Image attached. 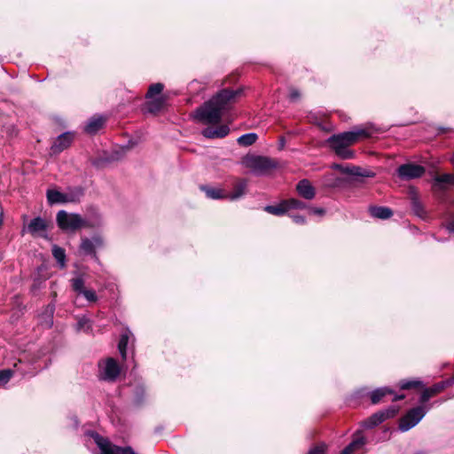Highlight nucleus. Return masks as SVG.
<instances>
[{
    "instance_id": "obj_27",
    "label": "nucleus",
    "mask_w": 454,
    "mask_h": 454,
    "mask_svg": "<svg viewBox=\"0 0 454 454\" xmlns=\"http://www.w3.org/2000/svg\"><path fill=\"white\" fill-rule=\"evenodd\" d=\"M386 419L381 413V411H377L373 413L371 417H369L367 419L363 421L362 426L367 429L373 428L377 427L378 425L384 422Z\"/></svg>"
},
{
    "instance_id": "obj_4",
    "label": "nucleus",
    "mask_w": 454,
    "mask_h": 454,
    "mask_svg": "<svg viewBox=\"0 0 454 454\" xmlns=\"http://www.w3.org/2000/svg\"><path fill=\"white\" fill-rule=\"evenodd\" d=\"M87 434L93 439L94 442L99 448L101 454H136L131 447H119L114 445L97 432H88Z\"/></svg>"
},
{
    "instance_id": "obj_49",
    "label": "nucleus",
    "mask_w": 454,
    "mask_h": 454,
    "mask_svg": "<svg viewBox=\"0 0 454 454\" xmlns=\"http://www.w3.org/2000/svg\"><path fill=\"white\" fill-rule=\"evenodd\" d=\"M339 454H348L344 449Z\"/></svg>"
},
{
    "instance_id": "obj_40",
    "label": "nucleus",
    "mask_w": 454,
    "mask_h": 454,
    "mask_svg": "<svg viewBox=\"0 0 454 454\" xmlns=\"http://www.w3.org/2000/svg\"><path fill=\"white\" fill-rule=\"evenodd\" d=\"M13 372L10 369L0 371V385H6L12 377Z\"/></svg>"
},
{
    "instance_id": "obj_33",
    "label": "nucleus",
    "mask_w": 454,
    "mask_h": 454,
    "mask_svg": "<svg viewBox=\"0 0 454 454\" xmlns=\"http://www.w3.org/2000/svg\"><path fill=\"white\" fill-rule=\"evenodd\" d=\"M258 136L256 133L251 132L240 136L237 141L242 146H249L256 142Z\"/></svg>"
},
{
    "instance_id": "obj_2",
    "label": "nucleus",
    "mask_w": 454,
    "mask_h": 454,
    "mask_svg": "<svg viewBox=\"0 0 454 454\" xmlns=\"http://www.w3.org/2000/svg\"><path fill=\"white\" fill-rule=\"evenodd\" d=\"M242 164L255 176H264L278 168L276 160L267 156L247 154L242 159Z\"/></svg>"
},
{
    "instance_id": "obj_44",
    "label": "nucleus",
    "mask_w": 454,
    "mask_h": 454,
    "mask_svg": "<svg viewBox=\"0 0 454 454\" xmlns=\"http://www.w3.org/2000/svg\"><path fill=\"white\" fill-rule=\"evenodd\" d=\"M290 217L297 224H304L306 223V219L302 215H290Z\"/></svg>"
},
{
    "instance_id": "obj_3",
    "label": "nucleus",
    "mask_w": 454,
    "mask_h": 454,
    "mask_svg": "<svg viewBox=\"0 0 454 454\" xmlns=\"http://www.w3.org/2000/svg\"><path fill=\"white\" fill-rule=\"evenodd\" d=\"M374 131L372 127H355L349 131H345L337 135L332 136L328 142L329 144H340L342 145H350L360 138L371 137Z\"/></svg>"
},
{
    "instance_id": "obj_48",
    "label": "nucleus",
    "mask_w": 454,
    "mask_h": 454,
    "mask_svg": "<svg viewBox=\"0 0 454 454\" xmlns=\"http://www.w3.org/2000/svg\"><path fill=\"white\" fill-rule=\"evenodd\" d=\"M447 229L450 232H453L454 233V220L450 222L448 224H447Z\"/></svg>"
},
{
    "instance_id": "obj_5",
    "label": "nucleus",
    "mask_w": 454,
    "mask_h": 454,
    "mask_svg": "<svg viewBox=\"0 0 454 454\" xmlns=\"http://www.w3.org/2000/svg\"><path fill=\"white\" fill-rule=\"evenodd\" d=\"M57 223L63 231H76L82 227H87L89 224L79 214H69L65 210H60L57 214Z\"/></svg>"
},
{
    "instance_id": "obj_41",
    "label": "nucleus",
    "mask_w": 454,
    "mask_h": 454,
    "mask_svg": "<svg viewBox=\"0 0 454 454\" xmlns=\"http://www.w3.org/2000/svg\"><path fill=\"white\" fill-rule=\"evenodd\" d=\"M327 446L325 443H320L311 448L308 454H326Z\"/></svg>"
},
{
    "instance_id": "obj_13",
    "label": "nucleus",
    "mask_w": 454,
    "mask_h": 454,
    "mask_svg": "<svg viewBox=\"0 0 454 454\" xmlns=\"http://www.w3.org/2000/svg\"><path fill=\"white\" fill-rule=\"evenodd\" d=\"M332 168L337 169L343 174L352 177H373L375 173L372 170L362 168L356 166H343L340 164H333Z\"/></svg>"
},
{
    "instance_id": "obj_18",
    "label": "nucleus",
    "mask_w": 454,
    "mask_h": 454,
    "mask_svg": "<svg viewBox=\"0 0 454 454\" xmlns=\"http://www.w3.org/2000/svg\"><path fill=\"white\" fill-rule=\"evenodd\" d=\"M230 132L227 125H221L216 128L207 127L202 130V135L207 138H223Z\"/></svg>"
},
{
    "instance_id": "obj_38",
    "label": "nucleus",
    "mask_w": 454,
    "mask_h": 454,
    "mask_svg": "<svg viewBox=\"0 0 454 454\" xmlns=\"http://www.w3.org/2000/svg\"><path fill=\"white\" fill-rule=\"evenodd\" d=\"M287 209H302L306 207V204L297 199L286 200Z\"/></svg>"
},
{
    "instance_id": "obj_23",
    "label": "nucleus",
    "mask_w": 454,
    "mask_h": 454,
    "mask_svg": "<svg viewBox=\"0 0 454 454\" xmlns=\"http://www.w3.org/2000/svg\"><path fill=\"white\" fill-rule=\"evenodd\" d=\"M369 213L373 218L386 220L393 215V211L387 207L372 206L369 207Z\"/></svg>"
},
{
    "instance_id": "obj_24",
    "label": "nucleus",
    "mask_w": 454,
    "mask_h": 454,
    "mask_svg": "<svg viewBox=\"0 0 454 454\" xmlns=\"http://www.w3.org/2000/svg\"><path fill=\"white\" fill-rule=\"evenodd\" d=\"M201 190L205 192L206 196L212 200L228 199V193L222 188L214 186H201Z\"/></svg>"
},
{
    "instance_id": "obj_8",
    "label": "nucleus",
    "mask_w": 454,
    "mask_h": 454,
    "mask_svg": "<svg viewBox=\"0 0 454 454\" xmlns=\"http://www.w3.org/2000/svg\"><path fill=\"white\" fill-rule=\"evenodd\" d=\"M355 395L357 397H363L366 395H369L370 398H371V402L373 404L379 403L383 399V397H385L387 395H394L392 398V400L394 402L403 400L405 397L404 395L395 394V391L391 387H379L371 392H369L366 387H364V388H360V389L356 390Z\"/></svg>"
},
{
    "instance_id": "obj_39",
    "label": "nucleus",
    "mask_w": 454,
    "mask_h": 454,
    "mask_svg": "<svg viewBox=\"0 0 454 454\" xmlns=\"http://www.w3.org/2000/svg\"><path fill=\"white\" fill-rule=\"evenodd\" d=\"M399 411V407L397 405H391L387 409L381 410V413L383 414L385 419H388L390 418H394Z\"/></svg>"
},
{
    "instance_id": "obj_30",
    "label": "nucleus",
    "mask_w": 454,
    "mask_h": 454,
    "mask_svg": "<svg viewBox=\"0 0 454 454\" xmlns=\"http://www.w3.org/2000/svg\"><path fill=\"white\" fill-rule=\"evenodd\" d=\"M264 210L269 214L278 216L285 215L288 211L285 200L281 201L278 205H268L264 207Z\"/></svg>"
},
{
    "instance_id": "obj_32",
    "label": "nucleus",
    "mask_w": 454,
    "mask_h": 454,
    "mask_svg": "<svg viewBox=\"0 0 454 454\" xmlns=\"http://www.w3.org/2000/svg\"><path fill=\"white\" fill-rule=\"evenodd\" d=\"M52 254H53L54 258L56 259V261L58 262L59 268L64 269L66 267L65 249L55 245L52 247Z\"/></svg>"
},
{
    "instance_id": "obj_11",
    "label": "nucleus",
    "mask_w": 454,
    "mask_h": 454,
    "mask_svg": "<svg viewBox=\"0 0 454 454\" xmlns=\"http://www.w3.org/2000/svg\"><path fill=\"white\" fill-rule=\"evenodd\" d=\"M103 246V239L99 236H94L91 239H82L80 245V250L83 254L91 255L95 262L99 259L96 254V249Z\"/></svg>"
},
{
    "instance_id": "obj_15",
    "label": "nucleus",
    "mask_w": 454,
    "mask_h": 454,
    "mask_svg": "<svg viewBox=\"0 0 454 454\" xmlns=\"http://www.w3.org/2000/svg\"><path fill=\"white\" fill-rule=\"evenodd\" d=\"M73 137L74 135L71 132H65L59 135L51 147V153L58 154L67 149L71 145Z\"/></svg>"
},
{
    "instance_id": "obj_14",
    "label": "nucleus",
    "mask_w": 454,
    "mask_h": 454,
    "mask_svg": "<svg viewBox=\"0 0 454 454\" xmlns=\"http://www.w3.org/2000/svg\"><path fill=\"white\" fill-rule=\"evenodd\" d=\"M366 438L360 431H357L354 435L352 441L344 448L348 454H363V450L366 445Z\"/></svg>"
},
{
    "instance_id": "obj_29",
    "label": "nucleus",
    "mask_w": 454,
    "mask_h": 454,
    "mask_svg": "<svg viewBox=\"0 0 454 454\" xmlns=\"http://www.w3.org/2000/svg\"><path fill=\"white\" fill-rule=\"evenodd\" d=\"M454 175L452 174H442L435 176L434 177V186L440 190H444V184H452Z\"/></svg>"
},
{
    "instance_id": "obj_45",
    "label": "nucleus",
    "mask_w": 454,
    "mask_h": 454,
    "mask_svg": "<svg viewBox=\"0 0 454 454\" xmlns=\"http://www.w3.org/2000/svg\"><path fill=\"white\" fill-rule=\"evenodd\" d=\"M439 383L442 387V389L444 390L445 388L454 385V376L450 377L445 380H442Z\"/></svg>"
},
{
    "instance_id": "obj_50",
    "label": "nucleus",
    "mask_w": 454,
    "mask_h": 454,
    "mask_svg": "<svg viewBox=\"0 0 454 454\" xmlns=\"http://www.w3.org/2000/svg\"><path fill=\"white\" fill-rule=\"evenodd\" d=\"M450 161L454 165V153H453V156L450 158Z\"/></svg>"
},
{
    "instance_id": "obj_12",
    "label": "nucleus",
    "mask_w": 454,
    "mask_h": 454,
    "mask_svg": "<svg viewBox=\"0 0 454 454\" xmlns=\"http://www.w3.org/2000/svg\"><path fill=\"white\" fill-rule=\"evenodd\" d=\"M424 173V167L412 163L403 164L397 168L398 176L406 180L420 177Z\"/></svg>"
},
{
    "instance_id": "obj_26",
    "label": "nucleus",
    "mask_w": 454,
    "mask_h": 454,
    "mask_svg": "<svg viewBox=\"0 0 454 454\" xmlns=\"http://www.w3.org/2000/svg\"><path fill=\"white\" fill-rule=\"evenodd\" d=\"M46 230V223L41 217H35L30 221L27 225V231L32 235H35Z\"/></svg>"
},
{
    "instance_id": "obj_22",
    "label": "nucleus",
    "mask_w": 454,
    "mask_h": 454,
    "mask_svg": "<svg viewBox=\"0 0 454 454\" xmlns=\"http://www.w3.org/2000/svg\"><path fill=\"white\" fill-rule=\"evenodd\" d=\"M105 118L102 116H93L88 120L84 125V131L88 134H96L104 125Z\"/></svg>"
},
{
    "instance_id": "obj_25",
    "label": "nucleus",
    "mask_w": 454,
    "mask_h": 454,
    "mask_svg": "<svg viewBox=\"0 0 454 454\" xmlns=\"http://www.w3.org/2000/svg\"><path fill=\"white\" fill-rule=\"evenodd\" d=\"M443 391L442 387L439 382L434 384L430 387H426L420 395L419 403H426L431 397Z\"/></svg>"
},
{
    "instance_id": "obj_7",
    "label": "nucleus",
    "mask_w": 454,
    "mask_h": 454,
    "mask_svg": "<svg viewBox=\"0 0 454 454\" xmlns=\"http://www.w3.org/2000/svg\"><path fill=\"white\" fill-rule=\"evenodd\" d=\"M98 377L100 380L114 382L121 373V368L117 361L113 357L100 360L98 364Z\"/></svg>"
},
{
    "instance_id": "obj_37",
    "label": "nucleus",
    "mask_w": 454,
    "mask_h": 454,
    "mask_svg": "<svg viewBox=\"0 0 454 454\" xmlns=\"http://www.w3.org/2000/svg\"><path fill=\"white\" fill-rule=\"evenodd\" d=\"M91 329L90 320L85 317H80L76 323V330L89 332Z\"/></svg>"
},
{
    "instance_id": "obj_21",
    "label": "nucleus",
    "mask_w": 454,
    "mask_h": 454,
    "mask_svg": "<svg viewBox=\"0 0 454 454\" xmlns=\"http://www.w3.org/2000/svg\"><path fill=\"white\" fill-rule=\"evenodd\" d=\"M247 189V179H239L233 184V191L231 193H228V200H237L243 197Z\"/></svg>"
},
{
    "instance_id": "obj_17",
    "label": "nucleus",
    "mask_w": 454,
    "mask_h": 454,
    "mask_svg": "<svg viewBox=\"0 0 454 454\" xmlns=\"http://www.w3.org/2000/svg\"><path fill=\"white\" fill-rule=\"evenodd\" d=\"M131 403L136 407H140L145 403L146 393L143 383H137L131 386Z\"/></svg>"
},
{
    "instance_id": "obj_16",
    "label": "nucleus",
    "mask_w": 454,
    "mask_h": 454,
    "mask_svg": "<svg viewBox=\"0 0 454 454\" xmlns=\"http://www.w3.org/2000/svg\"><path fill=\"white\" fill-rule=\"evenodd\" d=\"M348 180L334 173H327L322 177V184L325 188L337 189L346 186Z\"/></svg>"
},
{
    "instance_id": "obj_9",
    "label": "nucleus",
    "mask_w": 454,
    "mask_h": 454,
    "mask_svg": "<svg viewBox=\"0 0 454 454\" xmlns=\"http://www.w3.org/2000/svg\"><path fill=\"white\" fill-rule=\"evenodd\" d=\"M427 410L423 405H419L408 411V412L401 419L399 422V429L402 432H406L416 425H418L421 419L427 414Z\"/></svg>"
},
{
    "instance_id": "obj_6",
    "label": "nucleus",
    "mask_w": 454,
    "mask_h": 454,
    "mask_svg": "<svg viewBox=\"0 0 454 454\" xmlns=\"http://www.w3.org/2000/svg\"><path fill=\"white\" fill-rule=\"evenodd\" d=\"M70 285L77 297H83L90 304L98 302L99 297L94 289L86 287L83 274H76L70 279Z\"/></svg>"
},
{
    "instance_id": "obj_43",
    "label": "nucleus",
    "mask_w": 454,
    "mask_h": 454,
    "mask_svg": "<svg viewBox=\"0 0 454 454\" xmlns=\"http://www.w3.org/2000/svg\"><path fill=\"white\" fill-rule=\"evenodd\" d=\"M301 98V93L298 90L296 89H292L289 92V99L292 101V102H296L300 99Z\"/></svg>"
},
{
    "instance_id": "obj_19",
    "label": "nucleus",
    "mask_w": 454,
    "mask_h": 454,
    "mask_svg": "<svg viewBox=\"0 0 454 454\" xmlns=\"http://www.w3.org/2000/svg\"><path fill=\"white\" fill-rule=\"evenodd\" d=\"M296 190L306 200H312L316 195L315 188L308 179L301 180L296 185Z\"/></svg>"
},
{
    "instance_id": "obj_28",
    "label": "nucleus",
    "mask_w": 454,
    "mask_h": 454,
    "mask_svg": "<svg viewBox=\"0 0 454 454\" xmlns=\"http://www.w3.org/2000/svg\"><path fill=\"white\" fill-rule=\"evenodd\" d=\"M164 102L165 99L162 97H153V98H147L146 110L149 113L155 114L163 107Z\"/></svg>"
},
{
    "instance_id": "obj_36",
    "label": "nucleus",
    "mask_w": 454,
    "mask_h": 454,
    "mask_svg": "<svg viewBox=\"0 0 454 454\" xmlns=\"http://www.w3.org/2000/svg\"><path fill=\"white\" fill-rule=\"evenodd\" d=\"M411 209L416 215L420 218H424L426 215V211L423 207V205L417 198H412L411 200Z\"/></svg>"
},
{
    "instance_id": "obj_1",
    "label": "nucleus",
    "mask_w": 454,
    "mask_h": 454,
    "mask_svg": "<svg viewBox=\"0 0 454 454\" xmlns=\"http://www.w3.org/2000/svg\"><path fill=\"white\" fill-rule=\"evenodd\" d=\"M239 93V90H222L197 110V119L204 124L219 123Z\"/></svg>"
},
{
    "instance_id": "obj_10",
    "label": "nucleus",
    "mask_w": 454,
    "mask_h": 454,
    "mask_svg": "<svg viewBox=\"0 0 454 454\" xmlns=\"http://www.w3.org/2000/svg\"><path fill=\"white\" fill-rule=\"evenodd\" d=\"M46 195L48 202L51 205L57 203L76 202L80 200L81 197H82L83 190L81 187H76L67 193H63L57 190H48Z\"/></svg>"
},
{
    "instance_id": "obj_46",
    "label": "nucleus",
    "mask_w": 454,
    "mask_h": 454,
    "mask_svg": "<svg viewBox=\"0 0 454 454\" xmlns=\"http://www.w3.org/2000/svg\"><path fill=\"white\" fill-rule=\"evenodd\" d=\"M309 213L313 215H317L322 216L325 214V210L322 207H310Z\"/></svg>"
},
{
    "instance_id": "obj_20",
    "label": "nucleus",
    "mask_w": 454,
    "mask_h": 454,
    "mask_svg": "<svg viewBox=\"0 0 454 454\" xmlns=\"http://www.w3.org/2000/svg\"><path fill=\"white\" fill-rule=\"evenodd\" d=\"M130 340H134V335L129 328H126L121 333L118 343V350L123 360L127 357V348Z\"/></svg>"
},
{
    "instance_id": "obj_47",
    "label": "nucleus",
    "mask_w": 454,
    "mask_h": 454,
    "mask_svg": "<svg viewBox=\"0 0 454 454\" xmlns=\"http://www.w3.org/2000/svg\"><path fill=\"white\" fill-rule=\"evenodd\" d=\"M437 130H438L437 135H440V134H443V133L450 130V129L445 128V127H438Z\"/></svg>"
},
{
    "instance_id": "obj_42",
    "label": "nucleus",
    "mask_w": 454,
    "mask_h": 454,
    "mask_svg": "<svg viewBox=\"0 0 454 454\" xmlns=\"http://www.w3.org/2000/svg\"><path fill=\"white\" fill-rule=\"evenodd\" d=\"M46 310L48 312V315H47L48 319L43 324L47 328H51L53 324L52 314H53L54 308H53V306L49 305L47 307Z\"/></svg>"
},
{
    "instance_id": "obj_35",
    "label": "nucleus",
    "mask_w": 454,
    "mask_h": 454,
    "mask_svg": "<svg viewBox=\"0 0 454 454\" xmlns=\"http://www.w3.org/2000/svg\"><path fill=\"white\" fill-rule=\"evenodd\" d=\"M422 386V381L418 380H402L398 383V387L402 390L415 388Z\"/></svg>"
},
{
    "instance_id": "obj_31",
    "label": "nucleus",
    "mask_w": 454,
    "mask_h": 454,
    "mask_svg": "<svg viewBox=\"0 0 454 454\" xmlns=\"http://www.w3.org/2000/svg\"><path fill=\"white\" fill-rule=\"evenodd\" d=\"M330 145L336 154L342 159H351L354 156L353 152L348 148L349 145H342L340 144H330Z\"/></svg>"
},
{
    "instance_id": "obj_34",
    "label": "nucleus",
    "mask_w": 454,
    "mask_h": 454,
    "mask_svg": "<svg viewBox=\"0 0 454 454\" xmlns=\"http://www.w3.org/2000/svg\"><path fill=\"white\" fill-rule=\"evenodd\" d=\"M163 89L164 85L160 82L151 84L145 95L146 98H156V96L160 97V94L162 92Z\"/></svg>"
},
{
    "instance_id": "obj_51",
    "label": "nucleus",
    "mask_w": 454,
    "mask_h": 454,
    "mask_svg": "<svg viewBox=\"0 0 454 454\" xmlns=\"http://www.w3.org/2000/svg\"><path fill=\"white\" fill-rule=\"evenodd\" d=\"M284 143H285V142H284V140H282V141L280 142L281 146H283V145H284Z\"/></svg>"
}]
</instances>
